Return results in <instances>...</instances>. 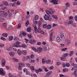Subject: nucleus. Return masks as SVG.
<instances>
[{
	"mask_svg": "<svg viewBox=\"0 0 77 77\" xmlns=\"http://www.w3.org/2000/svg\"><path fill=\"white\" fill-rule=\"evenodd\" d=\"M24 66V63H21L19 64V66H18V69L19 70H21L22 68V66Z\"/></svg>",
	"mask_w": 77,
	"mask_h": 77,
	"instance_id": "obj_1",
	"label": "nucleus"
},
{
	"mask_svg": "<svg viewBox=\"0 0 77 77\" xmlns=\"http://www.w3.org/2000/svg\"><path fill=\"white\" fill-rule=\"evenodd\" d=\"M5 72L3 71V69L2 68H0V74L2 75H5Z\"/></svg>",
	"mask_w": 77,
	"mask_h": 77,
	"instance_id": "obj_2",
	"label": "nucleus"
},
{
	"mask_svg": "<svg viewBox=\"0 0 77 77\" xmlns=\"http://www.w3.org/2000/svg\"><path fill=\"white\" fill-rule=\"evenodd\" d=\"M50 18V15L49 14H45V16L44 17V19L45 20H48Z\"/></svg>",
	"mask_w": 77,
	"mask_h": 77,
	"instance_id": "obj_3",
	"label": "nucleus"
},
{
	"mask_svg": "<svg viewBox=\"0 0 77 77\" xmlns=\"http://www.w3.org/2000/svg\"><path fill=\"white\" fill-rule=\"evenodd\" d=\"M5 64H6V60L5 59L3 58L2 59V63L1 64V65H2V66H5Z\"/></svg>",
	"mask_w": 77,
	"mask_h": 77,
	"instance_id": "obj_4",
	"label": "nucleus"
},
{
	"mask_svg": "<svg viewBox=\"0 0 77 77\" xmlns=\"http://www.w3.org/2000/svg\"><path fill=\"white\" fill-rule=\"evenodd\" d=\"M36 42V41L35 40H31L29 41L30 44H35Z\"/></svg>",
	"mask_w": 77,
	"mask_h": 77,
	"instance_id": "obj_5",
	"label": "nucleus"
},
{
	"mask_svg": "<svg viewBox=\"0 0 77 77\" xmlns=\"http://www.w3.org/2000/svg\"><path fill=\"white\" fill-rule=\"evenodd\" d=\"M53 33L52 32L51 33L50 35V40L51 42L53 41Z\"/></svg>",
	"mask_w": 77,
	"mask_h": 77,
	"instance_id": "obj_6",
	"label": "nucleus"
},
{
	"mask_svg": "<svg viewBox=\"0 0 77 77\" xmlns=\"http://www.w3.org/2000/svg\"><path fill=\"white\" fill-rule=\"evenodd\" d=\"M42 49L41 48H38L37 51L40 53L42 52Z\"/></svg>",
	"mask_w": 77,
	"mask_h": 77,
	"instance_id": "obj_7",
	"label": "nucleus"
},
{
	"mask_svg": "<svg viewBox=\"0 0 77 77\" xmlns=\"http://www.w3.org/2000/svg\"><path fill=\"white\" fill-rule=\"evenodd\" d=\"M51 2H52L54 5H57V1L56 0H51Z\"/></svg>",
	"mask_w": 77,
	"mask_h": 77,
	"instance_id": "obj_8",
	"label": "nucleus"
},
{
	"mask_svg": "<svg viewBox=\"0 0 77 77\" xmlns=\"http://www.w3.org/2000/svg\"><path fill=\"white\" fill-rule=\"evenodd\" d=\"M66 42L67 44H70V40H69L68 38H66Z\"/></svg>",
	"mask_w": 77,
	"mask_h": 77,
	"instance_id": "obj_9",
	"label": "nucleus"
},
{
	"mask_svg": "<svg viewBox=\"0 0 77 77\" xmlns=\"http://www.w3.org/2000/svg\"><path fill=\"white\" fill-rule=\"evenodd\" d=\"M71 66H73V68H77V65L76 64H74V63H73L71 64Z\"/></svg>",
	"mask_w": 77,
	"mask_h": 77,
	"instance_id": "obj_10",
	"label": "nucleus"
},
{
	"mask_svg": "<svg viewBox=\"0 0 77 77\" xmlns=\"http://www.w3.org/2000/svg\"><path fill=\"white\" fill-rule=\"evenodd\" d=\"M72 23H73V21L72 20H70L69 22H66V24L67 26H68L69 24H71Z\"/></svg>",
	"mask_w": 77,
	"mask_h": 77,
	"instance_id": "obj_11",
	"label": "nucleus"
},
{
	"mask_svg": "<svg viewBox=\"0 0 77 77\" xmlns=\"http://www.w3.org/2000/svg\"><path fill=\"white\" fill-rule=\"evenodd\" d=\"M20 46L17 44V43H15L13 47H15V48H17V47H18Z\"/></svg>",
	"mask_w": 77,
	"mask_h": 77,
	"instance_id": "obj_12",
	"label": "nucleus"
},
{
	"mask_svg": "<svg viewBox=\"0 0 77 77\" xmlns=\"http://www.w3.org/2000/svg\"><path fill=\"white\" fill-rule=\"evenodd\" d=\"M13 12H14V10H9L8 11V14L9 15H11Z\"/></svg>",
	"mask_w": 77,
	"mask_h": 77,
	"instance_id": "obj_13",
	"label": "nucleus"
},
{
	"mask_svg": "<svg viewBox=\"0 0 77 77\" xmlns=\"http://www.w3.org/2000/svg\"><path fill=\"white\" fill-rule=\"evenodd\" d=\"M33 26L34 28L35 32H36V29H37L36 26V24L35 23L33 24Z\"/></svg>",
	"mask_w": 77,
	"mask_h": 77,
	"instance_id": "obj_14",
	"label": "nucleus"
},
{
	"mask_svg": "<svg viewBox=\"0 0 77 77\" xmlns=\"http://www.w3.org/2000/svg\"><path fill=\"white\" fill-rule=\"evenodd\" d=\"M45 51H47V50H49V46H47L45 47L44 48Z\"/></svg>",
	"mask_w": 77,
	"mask_h": 77,
	"instance_id": "obj_15",
	"label": "nucleus"
},
{
	"mask_svg": "<svg viewBox=\"0 0 77 77\" xmlns=\"http://www.w3.org/2000/svg\"><path fill=\"white\" fill-rule=\"evenodd\" d=\"M17 53L19 56H20L21 54L22 53V52H21V51L20 50H17Z\"/></svg>",
	"mask_w": 77,
	"mask_h": 77,
	"instance_id": "obj_16",
	"label": "nucleus"
},
{
	"mask_svg": "<svg viewBox=\"0 0 77 77\" xmlns=\"http://www.w3.org/2000/svg\"><path fill=\"white\" fill-rule=\"evenodd\" d=\"M9 54L11 57H14V52H11Z\"/></svg>",
	"mask_w": 77,
	"mask_h": 77,
	"instance_id": "obj_17",
	"label": "nucleus"
},
{
	"mask_svg": "<svg viewBox=\"0 0 77 77\" xmlns=\"http://www.w3.org/2000/svg\"><path fill=\"white\" fill-rule=\"evenodd\" d=\"M13 40L16 41H19V39L18 37H15V38H13Z\"/></svg>",
	"mask_w": 77,
	"mask_h": 77,
	"instance_id": "obj_18",
	"label": "nucleus"
},
{
	"mask_svg": "<svg viewBox=\"0 0 77 77\" xmlns=\"http://www.w3.org/2000/svg\"><path fill=\"white\" fill-rule=\"evenodd\" d=\"M42 63L43 64H45L46 63V60L44 58L42 59Z\"/></svg>",
	"mask_w": 77,
	"mask_h": 77,
	"instance_id": "obj_19",
	"label": "nucleus"
},
{
	"mask_svg": "<svg viewBox=\"0 0 77 77\" xmlns=\"http://www.w3.org/2000/svg\"><path fill=\"white\" fill-rule=\"evenodd\" d=\"M41 28H38L36 30V31H35V33H36V32H38V33H40V32H41Z\"/></svg>",
	"mask_w": 77,
	"mask_h": 77,
	"instance_id": "obj_20",
	"label": "nucleus"
},
{
	"mask_svg": "<svg viewBox=\"0 0 77 77\" xmlns=\"http://www.w3.org/2000/svg\"><path fill=\"white\" fill-rule=\"evenodd\" d=\"M27 31L28 32H32V29L30 28H28L27 29Z\"/></svg>",
	"mask_w": 77,
	"mask_h": 77,
	"instance_id": "obj_21",
	"label": "nucleus"
},
{
	"mask_svg": "<svg viewBox=\"0 0 77 77\" xmlns=\"http://www.w3.org/2000/svg\"><path fill=\"white\" fill-rule=\"evenodd\" d=\"M60 38H61V39H65V35L64 34H61L60 35Z\"/></svg>",
	"mask_w": 77,
	"mask_h": 77,
	"instance_id": "obj_22",
	"label": "nucleus"
},
{
	"mask_svg": "<svg viewBox=\"0 0 77 77\" xmlns=\"http://www.w3.org/2000/svg\"><path fill=\"white\" fill-rule=\"evenodd\" d=\"M22 53L24 55H26L27 54V51L26 50L25 51H22Z\"/></svg>",
	"mask_w": 77,
	"mask_h": 77,
	"instance_id": "obj_23",
	"label": "nucleus"
},
{
	"mask_svg": "<svg viewBox=\"0 0 77 77\" xmlns=\"http://www.w3.org/2000/svg\"><path fill=\"white\" fill-rule=\"evenodd\" d=\"M52 17L54 18V19H55V20H57L58 19V17L56 15H52Z\"/></svg>",
	"mask_w": 77,
	"mask_h": 77,
	"instance_id": "obj_24",
	"label": "nucleus"
},
{
	"mask_svg": "<svg viewBox=\"0 0 77 77\" xmlns=\"http://www.w3.org/2000/svg\"><path fill=\"white\" fill-rule=\"evenodd\" d=\"M43 29H45L47 27V24H45L43 25Z\"/></svg>",
	"mask_w": 77,
	"mask_h": 77,
	"instance_id": "obj_25",
	"label": "nucleus"
},
{
	"mask_svg": "<svg viewBox=\"0 0 77 77\" xmlns=\"http://www.w3.org/2000/svg\"><path fill=\"white\" fill-rule=\"evenodd\" d=\"M3 5H5L6 6H8V2H3Z\"/></svg>",
	"mask_w": 77,
	"mask_h": 77,
	"instance_id": "obj_26",
	"label": "nucleus"
},
{
	"mask_svg": "<svg viewBox=\"0 0 77 77\" xmlns=\"http://www.w3.org/2000/svg\"><path fill=\"white\" fill-rule=\"evenodd\" d=\"M51 25H48L47 26V29H50L51 28Z\"/></svg>",
	"mask_w": 77,
	"mask_h": 77,
	"instance_id": "obj_27",
	"label": "nucleus"
},
{
	"mask_svg": "<svg viewBox=\"0 0 77 77\" xmlns=\"http://www.w3.org/2000/svg\"><path fill=\"white\" fill-rule=\"evenodd\" d=\"M46 12L47 14V15H49V14H51V12L49 11L48 10H46Z\"/></svg>",
	"mask_w": 77,
	"mask_h": 77,
	"instance_id": "obj_28",
	"label": "nucleus"
},
{
	"mask_svg": "<svg viewBox=\"0 0 77 77\" xmlns=\"http://www.w3.org/2000/svg\"><path fill=\"white\" fill-rule=\"evenodd\" d=\"M68 55H69V54H67V53H66L64 54L63 55V57H66V56H68Z\"/></svg>",
	"mask_w": 77,
	"mask_h": 77,
	"instance_id": "obj_29",
	"label": "nucleus"
},
{
	"mask_svg": "<svg viewBox=\"0 0 77 77\" xmlns=\"http://www.w3.org/2000/svg\"><path fill=\"white\" fill-rule=\"evenodd\" d=\"M13 39V36L11 35L10 36V38H9V41H12Z\"/></svg>",
	"mask_w": 77,
	"mask_h": 77,
	"instance_id": "obj_30",
	"label": "nucleus"
},
{
	"mask_svg": "<svg viewBox=\"0 0 77 77\" xmlns=\"http://www.w3.org/2000/svg\"><path fill=\"white\" fill-rule=\"evenodd\" d=\"M63 72H66L68 71V70L67 69L64 68L63 69Z\"/></svg>",
	"mask_w": 77,
	"mask_h": 77,
	"instance_id": "obj_31",
	"label": "nucleus"
},
{
	"mask_svg": "<svg viewBox=\"0 0 77 77\" xmlns=\"http://www.w3.org/2000/svg\"><path fill=\"white\" fill-rule=\"evenodd\" d=\"M2 35L4 37H7L8 36V34L6 33H3Z\"/></svg>",
	"mask_w": 77,
	"mask_h": 77,
	"instance_id": "obj_32",
	"label": "nucleus"
},
{
	"mask_svg": "<svg viewBox=\"0 0 77 77\" xmlns=\"http://www.w3.org/2000/svg\"><path fill=\"white\" fill-rule=\"evenodd\" d=\"M50 62H51V60H48L46 61V63L47 64H49Z\"/></svg>",
	"mask_w": 77,
	"mask_h": 77,
	"instance_id": "obj_33",
	"label": "nucleus"
},
{
	"mask_svg": "<svg viewBox=\"0 0 77 77\" xmlns=\"http://www.w3.org/2000/svg\"><path fill=\"white\" fill-rule=\"evenodd\" d=\"M1 21H2V22L5 21V20L4 19V17H2L1 18Z\"/></svg>",
	"mask_w": 77,
	"mask_h": 77,
	"instance_id": "obj_34",
	"label": "nucleus"
},
{
	"mask_svg": "<svg viewBox=\"0 0 77 77\" xmlns=\"http://www.w3.org/2000/svg\"><path fill=\"white\" fill-rule=\"evenodd\" d=\"M8 74L9 77H14V75L12 74L11 73H9Z\"/></svg>",
	"mask_w": 77,
	"mask_h": 77,
	"instance_id": "obj_35",
	"label": "nucleus"
},
{
	"mask_svg": "<svg viewBox=\"0 0 77 77\" xmlns=\"http://www.w3.org/2000/svg\"><path fill=\"white\" fill-rule=\"evenodd\" d=\"M73 53H74V52L73 51H70V54H69V56H72V55L73 54Z\"/></svg>",
	"mask_w": 77,
	"mask_h": 77,
	"instance_id": "obj_36",
	"label": "nucleus"
},
{
	"mask_svg": "<svg viewBox=\"0 0 77 77\" xmlns=\"http://www.w3.org/2000/svg\"><path fill=\"white\" fill-rule=\"evenodd\" d=\"M28 24H29V20H27L25 26H26V27H27V26H28Z\"/></svg>",
	"mask_w": 77,
	"mask_h": 77,
	"instance_id": "obj_37",
	"label": "nucleus"
},
{
	"mask_svg": "<svg viewBox=\"0 0 77 77\" xmlns=\"http://www.w3.org/2000/svg\"><path fill=\"white\" fill-rule=\"evenodd\" d=\"M66 50H67V48H65L61 49V50L62 51H66Z\"/></svg>",
	"mask_w": 77,
	"mask_h": 77,
	"instance_id": "obj_38",
	"label": "nucleus"
},
{
	"mask_svg": "<svg viewBox=\"0 0 77 77\" xmlns=\"http://www.w3.org/2000/svg\"><path fill=\"white\" fill-rule=\"evenodd\" d=\"M69 66H70V64L69 63H67L66 64V66L67 67H69Z\"/></svg>",
	"mask_w": 77,
	"mask_h": 77,
	"instance_id": "obj_39",
	"label": "nucleus"
},
{
	"mask_svg": "<svg viewBox=\"0 0 77 77\" xmlns=\"http://www.w3.org/2000/svg\"><path fill=\"white\" fill-rule=\"evenodd\" d=\"M38 18V16L36 15L35 17L34 20H36Z\"/></svg>",
	"mask_w": 77,
	"mask_h": 77,
	"instance_id": "obj_40",
	"label": "nucleus"
},
{
	"mask_svg": "<svg viewBox=\"0 0 77 77\" xmlns=\"http://www.w3.org/2000/svg\"><path fill=\"white\" fill-rule=\"evenodd\" d=\"M13 47V50H14V51H17V49L16 48L14 47Z\"/></svg>",
	"mask_w": 77,
	"mask_h": 77,
	"instance_id": "obj_41",
	"label": "nucleus"
},
{
	"mask_svg": "<svg viewBox=\"0 0 77 77\" xmlns=\"http://www.w3.org/2000/svg\"><path fill=\"white\" fill-rule=\"evenodd\" d=\"M57 41H58V42H60V38L59 37H57Z\"/></svg>",
	"mask_w": 77,
	"mask_h": 77,
	"instance_id": "obj_42",
	"label": "nucleus"
},
{
	"mask_svg": "<svg viewBox=\"0 0 77 77\" xmlns=\"http://www.w3.org/2000/svg\"><path fill=\"white\" fill-rule=\"evenodd\" d=\"M32 50L34 51H35V52H37V50H36V49L35 48H32Z\"/></svg>",
	"mask_w": 77,
	"mask_h": 77,
	"instance_id": "obj_43",
	"label": "nucleus"
},
{
	"mask_svg": "<svg viewBox=\"0 0 77 77\" xmlns=\"http://www.w3.org/2000/svg\"><path fill=\"white\" fill-rule=\"evenodd\" d=\"M21 47H22V48H25L27 46H26V45H21Z\"/></svg>",
	"mask_w": 77,
	"mask_h": 77,
	"instance_id": "obj_44",
	"label": "nucleus"
},
{
	"mask_svg": "<svg viewBox=\"0 0 77 77\" xmlns=\"http://www.w3.org/2000/svg\"><path fill=\"white\" fill-rule=\"evenodd\" d=\"M77 72V70H74V75L75 76V77H76V72Z\"/></svg>",
	"mask_w": 77,
	"mask_h": 77,
	"instance_id": "obj_45",
	"label": "nucleus"
},
{
	"mask_svg": "<svg viewBox=\"0 0 77 77\" xmlns=\"http://www.w3.org/2000/svg\"><path fill=\"white\" fill-rule=\"evenodd\" d=\"M72 26L74 27H76V25H75V23H73L72 24Z\"/></svg>",
	"mask_w": 77,
	"mask_h": 77,
	"instance_id": "obj_46",
	"label": "nucleus"
},
{
	"mask_svg": "<svg viewBox=\"0 0 77 77\" xmlns=\"http://www.w3.org/2000/svg\"><path fill=\"white\" fill-rule=\"evenodd\" d=\"M61 64V63H60V62H58L56 63V65L58 66H59V65H60Z\"/></svg>",
	"mask_w": 77,
	"mask_h": 77,
	"instance_id": "obj_47",
	"label": "nucleus"
},
{
	"mask_svg": "<svg viewBox=\"0 0 77 77\" xmlns=\"http://www.w3.org/2000/svg\"><path fill=\"white\" fill-rule=\"evenodd\" d=\"M30 69L32 70H34V67L33 66H31L30 67Z\"/></svg>",
	"mask_w": 77,
	"mask_h": 77,
	"instance_id": "obj_48",
	"label": "nucleus"
},
{
	"mask_svg": "<svg viewBox=\"0 0 77 77\" xmlns=\"http://www.w3.org/2000/svg\"><path fill=\"white\" fill-rule=\"evenodd\" d=\"M65 57L61 58V59L62 60H63L64 61L65 60Z\"/></svg>",
	"mask_w": 77,
	"mask_h": 77,
	"instance_id": "obj_49",
	"label": "nucleus"
},
{
	"mask_svg": "<svg viewBox=\"0 0 77 77\" xmlns=\"http://www.w3.org/2000/svg\"><path fill=\"white\" fill-rule=\"evenodd\" d=\"M69 20H72L73 19V17H72V16H69Z\"/></svg>",
	"mask_w": 77,
	"mask_h": 77,
	"instance_id": "obj_50",
	"label": "nucleus"
},
{
	"mask_svg": "<svg viewBox=\"0 0 77 77\" xmlns=\"http://www.w3.org/2000/svg\"><path fill=\"white\" fill-rule=\"evenodd\" d=\"M22 35H23V36H26V33L24 32H22Z\"/></svg>",
	"mask_w": 77,
	"mask_h": 77,
	"instance_id": "obj_51",
	"label": "nucleus"
},
{
	"mask_svg": "<svg viewBox=\"0 0 77 77\" xmlns=\"http://www.w3.org/2000/svg\"><path fill=\"white\" fill-rule=\"evenodd\" d=\"M23 71L24 72H26L27 71V69L26 68L24 69H23Z\"/></svg>",
	"mask_w": 77,
	"mask_h": 77,
	"instance_id": "obj_52",
	"label": "nucleus"
},
{
	"mask_svg": "<svg viewBox=\"0 0 77 77\" xmlns=\"http://www.w3.org/2000/svg\"><path fill=\"white\" fill-rule=\"evenodd\" d=\"M40 33H41V34H45V32L44 31H40Z\"/></svg>",
	"mask_w": 77,
	"mask_h": 77,
	"instance_id": "obj_53",
	"label": "nucleus"
},
{
	"mask_svg": "<svg viewBox=\"0 0 77 77\" xmlns=\"http://www.w3.org/2000/svg\"><path fill=\"white\" fill-rule=\"evenodd\" d=\"M57 26V24L55 23H53L52 24V27H55V26Z\"/></svg>",
	"mask_w": 77,
	"mask_h": 77,
	"instance_id": "obj_54",
	"label": "nucleus"
},
{
	"mask_svg": "<svg viewBox=\"0 0 77 77\" xmlns=\"http://www.w3.org/2000/svg\"><path fill=\"white\" fill-rule=\"evenodd\" d=\"M38 26L39 27H40V26H41V22H38Z\"/></svg>",
	"mask_w": 77,
	"mask_h": 77,
	"instance_id": "obj_55",
	"label": "nucleus"
},
{
	"mask_svg": "<svg viewBox=\"0 0 77 77\" xmlns=\"http://www.w3.org/2000/svg\"><path fill=\"white\" fill-rule=\"evenodd\" d=\"M25 42L26 43H27L29 41V40L27 39V38H25Z\"/></svg>",
	"mask_w": 77,
	"mask_h": 77,
	"instance_id": "obj_56",
	"label": "nucleus"
},
{
	"mask_svg": "<svg viewBox=\"0 0 77 77\" xmlns=\"http://www.w3.org/2000/svg\"><path fill=\"white\" fill-rule=\"evenodd\" d=\"M37 44L38 45H41V42H38L37 43Z\"/></svg>",
	"mask_w": 77,
	"mask_h": 77,
	"instance_id": "obj_57",
	"label": "nucleus"
},
{
	"mask_svg": "<svg viewBox=\"0 0 77 77\" xmlns=\"http://www.w3.org/2000/svg\"><path fill=\"white\" fill-rule=\"evenodd\" d=\"M11 49L10 48H7V50L8 51H11Z\"/></svg>",
	"mask_w": 77,
	"mask_h": 77,
	"instance_id": "obj_58",
	"label": "nucleus"
},
{
	"mask_svg": "<svg viewBox=\"0 0 77 77\" xmlns=\"http://www.w3.org/2000/svg\"><path fill=\"white\" fill-rule=\"evenodd\" d=\"M1 39L2 40H3V41H5V40H6V39L3 37H1Z\"/></svg>",
	"mask_w": 77,
	"mask_h": 77,
	"instance_id": "obj_59",
	"label": "nucleus"
},
{
	"mask_svg": "<svg viewBox=\"0 0 77 77\" xmlns=\"http://www.w3.org/2000/svg\"><path fill=\"white\" fill-rule=\"evenodd\" d=\"M66 7H69V5L68 3H66Z\"/></svg>",
	"mask_w": 77,
	"mask_h": 77,
	"instance_id": "obj_60",
	"label": "nucleus"
},
{
	"mask_svg": "<svg viewBox=\"0 0 77 77\" xmlns=\"http://www.w3.org/2000/svg\"><path fill=\"white\" fill-rule=\"evenodd\" d=\"M14 60L15 62H18V60L17 59H14Z\"/></svg>",
	"mask_w": 77,
	"mask_h": 77,
	"instance_id": "obj_61",
	"label": "nucleus"
},
{
	"mask_svg": "<svg viewBox=\"0 0 77 77\" xmlns=\"http://www.w3.org/2000/svg\"><path fill=\"white\" fill-rule=\"evenodd\" d=\"M4 46V45L0 43V47H3Z\"/></svg>",
	"mask_w": 77,
	"mask_h": 77,
	"instance_id": "obj_62",
	"label": "nucleus"
},
{
	"mask_svg": "<svg viewBox=\"0 0 77 77\" xmlns=\"http://www.w3.org/2000/svg\"><path fill=\"white\" fill-rule=\"evenodd\" d=\"M20 2L19 1H18V2H17V5H20Z\"/></svg>",
	"mask_w": 77,
	"mask_h": 77,
	"instance_id": "obj_63",
	"label": "nucleus"
},
{
	"mask_svg": "<svg viewBox=\"0 0 77 77\" xmlns=\"http://www.w3.org/2000/svg\"><path fill=\"white\" fill-rule=\"evenodd\" d=\"M75 18L76 21H77V16H76L75 17Z\"/></svg>",
	"mask_w": 77,
	"mask_h": 77,
	"instance_id": "obj_64",
	"label": "nucleus"
}]
</instances>
